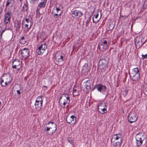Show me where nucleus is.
I'll return each instance as SVG.
<instances>
[{"label": "nucleus", "instance_id": "10", "mask_svg": "<svg viewBox=\"0 0 147 147\" xmlns=\"http://www.w3.org/2000/svg\"><path fill=\"white\" fill-rule=\"evenodd\" d=\"M92 82V80H88L84 82V83H85V87L88 91V92L91 90Z\"/></svg>", "mask_w": 147, "mask_h": 147}, {"label": "nucleus", "instance_id": "40", "mask_svg": "<svg viewBox=\"0 0 147 147\" xmlns=\"http://www.w3.org/2000/svg\"><path fill=\"white\" fill-rule=\"evenodd\" d=\"M118 22L121 24H122L123 23V21H124V19H118Z\"/></svg>", "mask_w": 147, "mask_h": 147}, {"label": "nucleus", "instance_id": "43", "mask_svg": "<svg viewBox=\"0 0 147 147\" xmlns=\"http://www.w3.org/2000/svg\"><path fill=\"white\" fill-rule=\"evenodd\" d=\"M142 58L143 59H147V54L144 55L143 54H142Z\"/></svg>", "mask_w": 147, "mask_h": 147}, {"label": "nucleus", "instance_id": "58", "mask_svg": "<svg viewBox=\"0 0 147 147\" xmlns=\"http://www.w3.org/2000/svg\"><path fill=\"white\" fill-rule=\"evenodd\" d=\"M40 44L42 45L43 46H47V45H46V42H43L42 43H41Z\"/></svg>", "mask_w": 147, "mask_h": 147}, {"label": "nucleus", "instance_id": "45", "mask_svg": "<svg viewBox=\"0 0 147 147\" xmlns=\"http://www.w3.org/2000/svg\"><path fill=\"white\" fill-rule=\"evenodd\" d=\"M107 103L106 102H103V105L102 106V107H105V108L107 107Z\"/></svg>", "mask_w": 147, "mask_h": 147}, {"label": "nucleus", "instance_id": "6", "mask_svg": "<svg viewBox=\"0 0 147 147\" xmlns=\"http://www.w3.org/2000/svg\"><path fill=\"white\" fill-rule=\"evenodd\" d=\"M66 120L67 122L70 125L75 124L76 121V117L74 115H71L69 118L68 116L66 117Z\"/></svg>", "mask_w": 147, "mask_h": 147}, {"label": "nucleus", "instance_id": "21", "mask_svg": "<svg viewBox=\"0 0 147 147\" xmlns=\"http://www.w3.org/2000/svg\"><path fill=\"white\" fill-rule=\"evenodd\" d=\"M28 6L27 2H26L24 4V5L22 8V11L23 12H28Z\"/></svg>", "mask_w": 147, "mask_h": 147}, {"label": "nucleus", "instance_id": "5", "mask_svg": "<svg viewBox=\"0 0 147 147\" xmlns=\"http://www.w3.org/2000/svg\"><path fill=\"white\" fill-rule=\"evenodd\" d=\"M55 58L56 60L58 62H61L65 59L64 54L62 53H56L55 56Z\"/></svg>", "mask_w": 147, "mask_h": 147}, {"label": "nucleus", "instance_id": "64", "mask_svg": "<svg viewBox=\"0 0 147 147\" xmlns=\"http://www.w3.org/2000/svg\"><path fill=\"white\" fill-rule=\"evenodd\" d=\"M147 7V4L146 5V6H145V5H143V8L144 9H146Z\"/></svg>", "mask_w": 147, "mask_h": 147}, {"label": "nucleus", "instance_id": "47", "mask_svg": "<svg viewBox=\"0 0 147 147\" xmlns=\"http://www.w3.org/2000/svg\"><path fill=\"white\" fill-rule=\"evenodd\" d=\"M50 123H51L52 124H55L54 122H53L51 121H49L47 124H45V125H47L49 124Z\"/></svg>", "mask_w": 147, "mask_h": 147}, {"label": "nucleus", "instance_id": "53", "mask_svg": "<svg viewBox=\"0 0 147 147\" xmlns=\"http://www.w3.org/2000/svg\"><path fill=\"white\" fill-rule=\"evenodd\" d=\"M35 1L36 0H30V3L34 4L35 3Z\"/></svg>", "mask_w": 147, "mask_h": 147}, {"label": "nucleus", "instance_id": "50", "mask_svg": "<svg viewBox=\"0 0 147 147\" xmlns=\"http://www.w3.org/2000/svg\"><path fill=\"white\" fill-rule=\"evenodd\" d=\"M140 74V73H139V72H138L137 73H134V74H131V75H132V76H134L135 75H136L137 74Z\"/></svg>", "mask_w": 147, "mask_h": 147}, {"label": "nucleus", "instance_id": "30", "mask_svg": "<svg viewBox=\"0 0 147 147\" xmlns=\"http://www.w3.org/2000/svg\"><path fill=\"white\" fill-rule=\"evenodd\" d=\"M143 87V92H147V83H144Z\"/></svg>", "mask_w": 147, "mask_h": 147}, {"label": "nucleus", "instance_id": "18", "mask_svg": "<svg viewBox=\"0 0 147 147\" xmlns=\"http://www.w3.org/2000/svg\"><path fill=\"white\" fill-rule=\"evenodd\" d=\"M21 19L20 20H17L16 23V30L18 31H19L20 29L21 28Z\"/></svg>", "mask_w": 147, "mask_h": 147}, {"label": "nucleus", "instance_id": "29", "mask_svg": "<svg viewBox=\"0 0 147 147\" xmlns=\"http://www.w3.org/2000/svg\"><path fill=\"white\" fill-rule=\"evenodd\" d=\"M50 130L49 127H48V126H46L44 130L45 132H46V134L49 135V134H50V132H49V131Z\"/></svg>", "mask_w": 147, "mask_h": 147}, {"label": "nucleus", "instance_id": "32", "mask_svg": "<svg viewBox=\"0 0 147 147\" xmlns=\"http://www.w3.org/2000/svg\"><path fill=\"white\" fill-rule=\"evenodd\" d=\"M55 130H53L52 131V132H50V134H49L50 135H52L53 134H54L57 131V124H55Z\"/></svg>", "mask_w": 147, "mask_h": 147}, {"label": "nucleus", "instance_id": "44", "mask_svg": "<svg viewBox=\"0 0 147 147\" xmlns=\"http://www.w3.org/2000/svg\"><path fill=\"white\" fill-rule=\"evenodd\" d=\"M0 83L1 84V85L2 86V84H3V83L4 82L2 78V77L0 78Z\"/></svg>", "mask_w": 147, "mask_h": 147}, {"label": "nucleus", "instance_id": "7", "mask_svg": "<svg viewBox=\"0 0 147 147\" xmlns=\"http://www.w3.org/2000/svg\"><path fill=\"white\" fill-rule=\"evenodd\" d=\"M47 46H43L42 45L40 44L36 50L38 55H42L47 49Z\"/></svg>", "mask_w": 147, "mask_h": 147}, {"label": "nucleus", "instance_id": "46", "mask_svg": "<svg viewBox=\"0 0 147 147\" xmlns=\"http://www.w3.org/2000/svg\"><path fill=\"white\" fill-rule=\"evenodd\" d=\"M3 84H2V86L3 87H5L7 85V81H5L4 83Z\"/></svg>", "mask_w": 147, "mask_h": 147}, {"label": "nucleus", "instance_id": "34", "mask_svg": "<svg viewBox=\"0 0 147 147\" xmlns=\"http://www.w3.org/2000/svg\"><path fill=\"white\" fill-rule=\"evenodd\" d=\"M139 71V70L138 67L134 68L132 70V72L131 74H134L135 73H137Z\"/></svg>", "mask_w": 147, "mask_h": 147}, {"label": "nucleus", "instance_id": "56", "mask_svg": "<svg viewBox=\"0 0 147 147\" xmlns=\"http://www.w3.org/2000/svg\"><path fill=\"white\" fill-rule=\"evenodd\" d=\"M103 102L99 103V104H98V107H99H99H100V106H102H102L103 105Z\"/></svg>", "mask_w": 147, "mask_h": 147}, {"label": "nucleus", "instance_id": "25", "mask_svg": "<svg viewBox=\"0 0 147 147\" xmlns=\"http://www.w3.org/2000/svg\"><path fill=\"white\" fill-rule=\"evenodd\" d=\"M36 102H40V103H43V100L41 96H38L35 100Z\"/></svg>", "mask_w": 147, "mask_h": 147}, {"label": "nucleus", "instance_id": "2", "mask_svg": "<svg viewBox=\"0 0 147 147\" xmlns=\"http://www.w3.org/2000/svg\"><path fill=\"white\" fill-rule=\"evenodd\" d=\"M108 62L105 59H100L98 65L100 69L102 71H105L108 67Z\"/></svg>", "mask_w": 147, "mask_h": 147}, {"label": "nucleus", "instance_id": "17", "mask_svg": "<svg viewBox=\"0 0 147 147\" xmlns=\"http://www.w3.org/2000/svg\"><path fill=\"white\" fill-rule=\"evenodd\" d=\"M114 20L112 19H109L108 22L109 28H110V30L113 29L115 23L114 22Z\"/></svg>", "mask_w": 147, "mask_h": 147}, {"label": "nucleus", "instance_id": "35", "mask_svg": "<svg viewBox=\"0 0 147 147\" xmlns=\"http://www.w3.org/2000/svg\"><path fill=\"white\" fill-rule=\"evenodd\" d=\"M20 88L19 90H17V92L18 94L19 95L18 96H19V98H20V94H21V92L20 91L23 90V88L22 87H20Z\"/></svg>", "mask_w": 147, "mask_h": 147}, {"label": "nucleus", "instance_id": "33", "mask_svg": "<svg viewBox=\"0 0 147 147\" xmlns=\"http://www.w3.org/2000/svg\"><path fill=\"white\" fill-rule=\"evenodd\" d=\"M12 68H14L15 69H16L18 71H19L21 68V66H19V67H18V66H17L15 65H12Z\"/></svg>", "mask_w": 147, "mask_h": 147}, {"label": "nucleus", "instance_id": "51", "mask_svg": "<svg viewBox=\"0 0 147 147\" xmlns=\"http://www.w3.org/2000/svg\"><path fill=\"white\" fill-rule=\"evenodd\" d=\"M91 19H88V20H87V21H86V25L87 26H88V23L90 21V20Z\"/></svg>", "mask_w": 147, "mask_h": 147}, {"label": "nucleus", "instance_id": "57", "mask_svg": "<svg viewBox=\"0 0 147 147\" xmlns=\"http://www.w3.org/2000/svg\"><path fill=\"white\" fill-rule=\"evenodd\" d=\"M41 2H42L43 3H44L45 4H46L47 0H41Z\"/></svg>", "mask_w": 147, "mask_h": 147}, {"label": "nucleus", "instance_id": "16", "mask_svg": "<svg viewBox=\"0 0 147 147\" xmlns=\"http://www.w3.org/2000/svg\"><path fill=\"white\" fill-rule=\"evenodd\" d=\"M88 63H86L83 66V68L82 71L84 73H87L90 70V68L88 67Z\"/></svg>", "mask_w": 147, "mask_h": 147}, {"label": "nucleus", "instance_id": "1", "mask_svg": "<svg viewBox=\"0 0 147 147\" xmlns=\"http://www.w3.org/2000/svg\"><path fill=\"white\" fill-rule=\"evenodd\" d=\"M107 89L106 86L101 84H98L94 86L93 88L91 89V91L96 90L102 94H105Z\"/></svg>", "mask_w": 147, "mask_h": 147}, {"label": "nucleus", "instance_id": "41", "mask_svg": "<svg viewBox=\"0 0 147 147\" xmlns=\"http://www.w3.org/2000/svg\"><path fill=\"white\" fill-rule=\"evenodd\" d=\"M19 42L22 45L25 44V43L26 42V41L25 40H20Z\"/></svg>", "mask_w": 147, "mask_h": 147}, {"label": "nucleus", "instance_id": "37", "mask_svg": "<svg viewBox=\"0 0 147 147\" xmlns=\"http://www.w3.org/2000/svg\"><path fill=\"white\" fill-rule=\"evenodd\" d=\"M64 97L67 100V101H68V104H69L70 102V97L69 96V94H67V95H66V97Z\"/></svg>", "mask_w": 147, "mask_h": 147}, {"label": "nucleus", "instance_id": "22", "mask_svg": "<svg viewBox=\"0 0 147 147\" xmlns=\"http://www.w3.org/2000/svg\"><path fill=\"white\" fill-rule=\"evenodd\" d=\"M100 109L98 108V111L99 112L100 114H105V113H106L107 112V108H101L100 109L102 111V112H101L100 110L99 109Z\"/></svg>", "mask_w": 147, "mask_h": 147}, {"label": "nucleus", "instance_id": "4", "mask_svg": "<svg viewBox=\"0 0 147 147\" xmlns=\"http://www.w3.org/2000/svg\"><path fill=\"white\" fill-rule=\"evenodd\" d=\"M21 53L22 56L25 59H27L30 55V51L29 49L26 48H24L21 50Z\"/></svg>", "mask_w": 147, "mask_h": 147}, {"label": "nucleus", "instance_id": "12", "mask_svg": "<svg viewBox=\"0 0 147 147\" xmlns=\"http://www.w3.org/2000/svg\"><path fill=\"white\" fill-rule=\"evenodd\" d=\"M128 74L129 75L130 78L133 81H137L139 80L140 78V74H137L134 76H132L130 74L129 71L128 72Z\"/></svg>", "mask_w": 147, "mask_h": 147}, {"label": "nucleus", "instance_id": "52", "mask_svg": "<svg viewBox=\"0 0 147 147\" xmlns=\"http://www.w3.org/2000/svg\"><path fill=\"white\" fill-rule=\"evenodd\" d=\"M25 38L24 36H22L19 39V41L20 40H25Z\"/></svg>", "mask_w": 147, "mask_h": 147}, {"label": "nucleus", "instance_id": "59", "mask_svg": "<svg viewBox=\"0 0 147 147\" xmlns=\"http://www.w3.org/2000/svg\"><path fill=\"white\" fill-rule=\"evenodd\" d=\"M56 10L57 12H58L59 11H60L61 10L60 8H59L57 7H56Z\"/></svg>", "mask_w": 147, "mask_h": 147}, {"label": "nucleus", "instance_id": "36", "mask_svg": "<svg viewBox=\"0 0 147 147\" xmlns=\"http://www.w3.org/2000/svg\"><path fill=\"white\" fill-rule=\"evenodd\" d=\"M66 95H67L65 93H63L61 95V96L60 97V98H59V102L60 104V103H61L60 102V100L62 98V97H66Z\"/></svg>", "mask_w": 147, "mask_h": 147}, {"label": "nucleus", "instance_id": "49", "mask_svg": "<svg viewBox=\"0 0 147 147\" xmlns=\"http://www.w3.org/2000/svg\"><path fill=\"white\" fill-rule=\"evenodd\" d=\"M10 29V28H9L7 29L6 28H5V29H4V30H3L1 32V34H3V33L5 31V30H7V29Z\"/></svg>", "mask_w": 147, "mask_h": 147}, {"label": "nucleus", "instance_id": "62", "mask_svg": "<svg viewBox=\"0 0 147 147\" xmlns=\"http://www.w3.org/2000/svg\"><path fill=\"white\" fill-rule=\"evenodd\" d=\"M98 13H97V14H96V15L95 16V18H98Z\"/></svg>", "mask_w": 147, "mask_h": 147}, {"label": "nucleus", "instance_id": "28", "mask_svg": "<svg viewBox=\"0 0 147 147\" xmlns=\"http://www.w3.org/2000/svg\"><path fill=\"white\" fill-rule=\"evenodd\" d=\"M129 90L128 89L125 88V90L122 91L123 95L124 97L127 95Z\"/></svg>", "mask_w": 147, "mask_h": 147}, {"label": "nucleus", "instance_id": "9", "mask_svg": "<svg viewBox=\"0 0 147 147\" xmlns=\"http://www.w3.org/2000/svg\"><path fill=\"white\" fill-rule=\"evenodd\" d=\"M140 134V132H138L136 134V146L137 147L140 146L142 144L143 142V140H142V138L138 136L136 137L137 136L139 135Z\"/></svg>", "mask_w": 147, "mask_h": 147}, {"label": "nucleus", "instance_id": "55", "mask_svg": "<svg viewBox=\"0 0 147 147\" xmlns=\"http://www.w3.org/2000/svg\"><path fill=\"white\" fill-rule=\"evenodd\" d=\"M29 26V24H25V28H26V30L27 31H27V29L28 28H29L28 27Z\"/></svg>", "mask_w": 147, "mask_h": 147}, {"label": "nucleus", "instance_id": "48", "mask_svg": "<svg viewBox=\"0 0 147 147\" xmlns=\"http://www.w3.org/2000/svg\"><path fill=\"white\" fill-rule=\"evenodd\" d=\"M68 101H64L63 103V108H65V105H66V104H67V103H68Z\"/></svg>", "mask_w": 147, "mask_h": 147}, {"label": "nucleus", "instance_id": "3", "mask_svg": "<svg viewBox=\"0 0 147 147\" xmlns=\"http://www.w3.org/2000/svg\"><path fill=\"white\" fill-rule=\"evenodd\" d=\"M128 120L131 123L136 122L138 119V117L135 111L131 112L128 116Z\"/></svg>", "mask_w": 147, "mask_h": 147}, {"label": "nucleus", "instance_id": "54", "mask_svg": "<svg viewBox=\"0 0 147 147\" xmlns=\"http://www.w3.org/2000/svg\"><path fill=\"white\" fill-rule=\"evenodd\" d=\"M40 14L39 13H37L36 15V18H40Z\"/></svg>", "mask_w": 147, "mask_h": 147}, {"label": "nucleus", "instance_id": "39", "mask_svg": "<svg viewBox=\"0 0 147 147\" xmlns=\"http://www.w3.org/2000/svg\"><path fill=\"white\" fill-rule=\"evenodd\" d=\"M100 19H98V20H97V19H92V20L94 23L96 24L98 22Z\"/></svg>", "mask_w": 147, "mask_h": 147}, {"label": "nucleus", "instance_id": "15", "mask_svg": "<svg viewBox=\"0 0 147 147\" xmlns=\"http://www.w3.org/2000/svg\"><path fill=\"white\" fill-rule=\"evenodd\" d=\"M144 38H140L138 39L136 41L137 44L136 42H135V45H136V44L138 45L139 48L141 47L143 45V41Z\"/></svg>", "mask_w": 147, "mask_h": 147}, {"label": "nucleus", "instance_id": "63", "mask_svg": "<svg viewBox=\"0 0 147 147\" xmlns=\"http://www.w3.org/2000/svg\"><path fill=\"white\" fill-rule=\"evenodd\" d=\"M58 14H57V13H56V14H55V15L54 16H56L55 17V18H58V17H57V16H58Z\"/></svg>", "mask_w": 147, "mask_h": 147}, {"label": "nucleus", "instance_id": "31", "mask_svg": "<svg viewBox=\"0 0 147 147\" xmlns=\"http://www.w3.org/2000/svg\"><path fill=\"white\" fill-rule=\"evenodd\" d=\"M46 4H45L44 3L41 2L38 4V7H39L40 8H44L45 7Z\"/></svg>", "mask_w": 147, "mask_h": 147}, {"label": "nucleus", "instance_id": "8", "mask_svg": "<svg viewBox=\"0 0 147 147\" xmlns=\"http://www.w3.org/2000/svg\"><path fill=\"white\" fill-rule=\"evenodd\" d=\"M100 51H104L108 47V45L107 41L105 40L103 42H101L100 44Z\"/></svg>", "mask_w": 147, "mask_h": 147}, {"label": "nucleus", "instance_id": "38", "mask_svg": "<svg viewBox=\"0 0 147 147\" xmlns=\"http://www.w3.org/2000/svg\"><path fill=\"white\" fill-rule=\"evenodd\" d=\"M121 136H122L121 134H119V136H116V137H114V139L115 140H118L119 138H121Z\"/></svg>", "mask_w": 147, "mask_h": 147}, {"label": "nucleus", "instance_id": "14", "mask_svg": "<svg viewBox=\"0 0 147 147\" xmlns=\"http://www.w3.org/2000/svg\"><path fill=\"white\" fill-rule=\"evenodd\" d=\"M42 103L35 101L34 106L36 110L38 111H40L42 109Z\"/></svg>", "mask_w": 147, "mask_h": 147}, {"label": "nucleus", "instance_id": "20", "mask_svg": "<svg viewBox=\"0 0 147 147\" xmlns=\"http://www.w3.org/2000/svg\"><path fill=\"white\" fill-rule=\"evenodd\" d=\"M129 30V28L127 26H124L122 28V31L123 33L126 34H127L128 32V30Z\"/></svg>", "mask_w": 147, "mask_h": 147}, {"label": "nucleus", "instance_id": "13", "mask_svg": "<svg viewBox=\"0 0 147 147\" xmlns=\"http://www.w3.org/2000/svg\"><path fill=\"white\" fill-rule=\"evenodd\" d=\"M73 16H76V18H78L82 16V12L78 10H75L73 11L72 13Z\"/></svg>", "mask_w": 147, "mask_h": 147}, {"label": "nucleus", "instance_id": "24", "mask_svg": "<svg viewBox=\"0 0 147 147\" xmlns=\"http://www.w3.org/2000/svg\"><path fill=\"white\" fill-rule=\"evenodd\" d=\"M68 142L71 144L73 147H74V138L72 137H68L67 139Z\"/></svg>", "mask_w": 147, "mask_h": 147}, {"label": "nucleus", "instance_id": "23", "mask_svg": "<svg viewBox=\"0 0 147 147\" xmlns=\"http://www.w3.org/2000/svg\"><path fill=\"white\" fill-rule=\"evenodd\" d=\"M29 19H25V20L26 21V22L28 23V24H29L30 26L29 28L27 29V31H28L30 29L33 25V22L32 21H30Z\"/></svg>", "mask_w": 147, "mask_h": 147}, {"label": "nucleus", "instance_id": "60", "mask_svg": "<svg viewBox=\"0 0 147 147\" xmlns=\"http://www.w3.org/2000/svg\"><path fill=\"white\" fill-rule=\"evenodd\" d=\"M119 134H120V133H119V134H114L113 135V136H119Z\"/></svg>", "mask_w": 147, "mask_h": 147}, {"label": "nucleus", "instance_id": "42", "mask_svg": "<svg viewBox=\"0 0 147 147\" xmlns=\"http://www.w3.org/2000/svg\"><path fill=\"white\" fill-rule=\"evenodd\" d=\"M11 2L12 0H7L6 5V6H8L9 4Z\"/></svg>", "mask_w": 147, "mask_h": 147}, {"label": "nucleus", "instance_id": "61", "mask_svg": "<svg viewBox=\"0 0 147 147\" xmlns=\"http://www.w3.org/2000/svg\"><path fill=\"white\" fill-rule=\"evenodd\" d=\"M92 1L94 2H96L98 1H100V0H92Z\"/></svg>", "mask_w": 147, "mask_h": 147}, {"label": "nucleus", "instance_id": "27", "mask_svg": "<svg viewBox=\"0 0 147 147\" xmlns=\"http://www.w3.org/2000/svg\"><path fill=\"white\" fill-rule=\"evenodd\" d=\"M122 140L121 139L120 140V141L116 142L115 143L113 144V145L114 146L117 147L120 146L121 144L122 143Z\"/></svg>", "mask_w": 147, "mask_h": 147}, {"label": "nucleus", "instance_id": "26", "mask_svg": "<svg viewBox=\"0 0 147 147\" xmlns=\"http://www.w3.org/2000/svg\"><path fill=\"white\" fill-rule=\"evenodd\" d=\"M11 19H4L3 24L4 25L6 26L8 25H9L10 23V20Z\"/></svg>", "mask_w": 147, "mask_h": 147}, {"label": "nucleus", "instance_id": "11", "mask_svg": "<svg viewBox=\"0 0 147 147\" xmlns=\"http://www.w3.org/2000/svg\"><path fill=\"white\" fill-rule=\"evenodd\" d=\"M12 15L11 10L9 9L5 11L4 18H11Z\"/></svg>", "mask_w": 147, "mask_h": 147}, {"label": "nucleus", "instance_id": "19", "mask_svg": "<svg viewBox=\"0 0 147 147\" xmlns=\"http://www.w3.org/2000/svg\"><path fill=\"white\" fill-rule=\"evenodd\" d=\"M12 65H15L18 67L21 66V65L20 64V60L19 59H15L13 61L12 64Z\"/></svg>", "mask_w": 147, "mask_h": 147}]
</instances>
